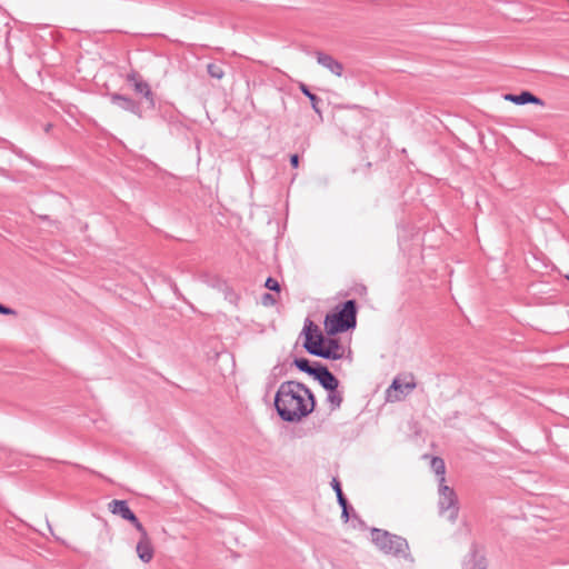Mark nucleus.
Segmentation results:
<instances>
[{"label": "nucleus", "mask_w": 569, "mask_h": 569, "mask_svg": "<svg viewBox=\"0 0 569 569\" xmlns=\"http://www.w3.org/2000/svg\"><path fill=\"white\" fill-rule=\"evenodd\" d=\"M317 62L329 70L331 73H333L337 77H341L343 72V64L336 60L332 56L317 51L316 52Z\"/></svg>", "instance_id": "9b49d317"}, {"label": "nucleus", "mask_w": 569, "mask_h": 569, "mask_svg": "<svg viewBox=\"0 0 569 569\" xmlns=\"http://www.w3.org/2000/svg\"><path fill=\"white\" fill-rule=\"evenodd\" d=\"M224 72L218 68H216L214 77L216 79H221L223 77Z\"/></svg>", "instance_id": "bb28decb"}, {"label": "nucleus", "mask_w": 569, "mask_h": 569, "mask_svg": "<svg viewBox=\"0 0 569 569\" xmlns=\"http://www.w3.org/2000/svg\"><path fill=\"white\" fill-rule=\"evenodd\" d=\"M110 100L113 104L119 108L129 111L138 117H141V106L139 102H136L133 99L127 96H122L120 93L110 94Z\"/></svg>", "instance_id": "9d476101"}, {"label": "nucleus", "mask_w": 569, "mask_h": 569, "mask_svg": "<svg viewBox=\"0 0 569 569\" xmlns=\"http://www.w3.org/2000/svg\"><path fill=\"white\" fill-rule=\"evenodd\" d=\"M138 557L141 561L148 563L153 557V548L149 537L140 538L136 547Z\"/></svg>", "instance_id": "4468645a"}, {"label": "nucleus", "mask_w": 569, "mask_h": 569, "mask_svg": "<svg viewBox=\"0 0 569 569\" xmlns=\"http://www.w3.org/2000/svg\"><path fill=\"white\" fill-rule=\"evenodd\" d=\"M331 487H332V489L336 492L338 503L339 505H346V502H348V500H347V498L345 497V495L342 492V488H341L340 481L338 479L333 478L332 481H331Z\"/></svg>", "instance_id": "aec40b11"}, {"label": "nucleus", "mask_w": 569, "mask_h": 569, "mask_svg": "<svg viewBox=\"0 0 569 569\" xmlns=\"http://www.w3.org/2000/svg\"><path fill=\"white\" fill-rule=\"evenodd\" d=\"M416 388L415 378L410 376V380L402 382L399 378H395L391 386L387 389V398L389 400H400L401 397L398 395H392V392H400L402 395H408Z\"/></svg>", "instance_id": "1a4fd4ad"}, {"label": "nucleus", "mask_w": 569, "mask_h": 569, "mask_svg": "<svg viewBox=\"0 0 569 569\" xmlns=\"http://www.w3.org/2000/svg\"><path fill=\"white\" fill-rule=\"evenodd\" d=\"M303 348L312 356L327 360H340L343 358L345 348L337 338H327L319 327L309 318L306 319L303 330Z\"/></svg>", "instance_id": "f03ea898"}, {"label": "nucleus", "mask_w": 569, "mask_h": 569, "mask_svg": "<svg viewBox=\"0 0 569 569\" xmlns=\"http://www.w3.org/2000/svg\"><path fill=\"white\" fill-rule=\"evenodd\" d=\"M290 164L293 168H298V166H299V156L298 154H291V157H290Z\"/></svg>", "instance_id": "a878e982"}, {"label": "nucleus", "mask_w": 569, "mask_h": 569, "mask_svg": "<svg viewBox=\"0 0 569 569\" xmlns=\"http://www.w3.org/2000/svg\"><path fill=\"white\" fill-rule=\"evenodd\" d=\"M357 326V302L347 300L325 318V328L329 336L355 329Z\"/></svg>", "instance_id": "7ed1b4c3"}, {"label": "nucleus", "mask_w": 569, "mask_h": 569, "mask_svg": "<svg viewBox=\"0 0 569 569\" xmlns=\"http://www.w3.org/2000/svg\"><path fill=\"white\" fill-rule=\"evenodd\" d=\"M274 407L283 421L299 422L315 410L316 398L306 385L284 381L276 392Z\"/></svg>", "instance_id": "f257e3e1"}, {"label": "nucleus", "mask_w": 569, "mask_h": 569, "mask_svg": "<svg viewBox=\"0 0 569 569\" xmlns=\"http://www.w3.org/2000/svg\"><path fill=\"white\" fill-rule=\"evenodd\" d=\"M505 99L518 106L527 103H533L539 106L543 104V101L540 98H538L537 96L532 94L529 91H522L519 94L507 93L505 96Z\"/></svg>", "instance_id": "ddd939ff"}, {"label": "nucleus", "mask_w": 569, "mask_h": 569, "mask_svg": "<svg viewBox=\"0 0 569 569\" xmlns=\"http://www.w3.org/2000/svg\"><path fill=\"white\" fill-rule=\"evenodd\" d=\"M0 313H3V315H14L16 311L13 309H11V308L6 307L4 305H1Z\"/></svg>", "instance_id": "393cba45"}, {"label": "nucleus", "mask_w": 569, "mask_h": 569, "mask_svg": "<svg viewBox=\"0 0 569 569\" xmlns=\"http://www.w3.org/2000/svg\"><path fill=\"white\" fill-rule=\"evenodd\" d=\"M431 468L437 476H440V479L445 478L446 466L443 459L439 457H433L431 460Z\"/></svg>", "instance_id": "6ab92c4d"}, {"label": "nucleus", "mask_w": 569, "mask_h": 569, "mask_svg": "<svg viewBox=\"0 0 569 569\" xmlns=\"http://www.w3.org/2000/svg\"><path fill=\"white\" fill-rule=\"evenodd\" d=\"M341 507V518L347 522L349 520V509L350 506L348 502L346 505H339Z\"/></svg>", "instance_id": "5701e85b"}, {"label": "nucleus", "mask_w": 569, "mask_h": 569, "mask_svg": "<svg viewBox=\"0 0 569 569\" xmlns=\"http://www.w3.org/2000/svg\"><path fill=\"white\" fill-rule=\"evenodd\" d=\"M131 523L134 526V528L139 531L140 538L148 537L147 530L142 526V523L137 518V521H131Z\"/></svg>", "instance_id": "4be33fe9"}, {"label": "nucleus", "mask_w": 569, "mask_h": 569, "mask_svg": "<svg viewBox=\"0 0 569 569\" xmlns=\"http://www.w3.org/2000/svg\"><path fill=\"white\" fill-rule=\"evenodd\" d=\"M567 279L569 280V276H567Z\"/></svg>", "instance_id": "c85d7f7f"}, {"label": "nucleus", "mask_w": 569, "mask_h": 569, "mask_svg": "<svg viewBox=\"0 0 569 569\" xmlns=\"http://www.w3.org/2000/svg\"><path fill=\"white\" fill-rule=\"evenodd\" d=\"M313 379L327 391L337 389L340 383L337 377L322 363L318 366Z\"/></svg>", "instance_id": "6e6552de"}, {"label": "nucleus", "mask_w": 569, "mask_h": 569, "mask_svg": "<svg viewBox=\"0 0 569 569\" xmlns=\"http://www.w3.org/2000/svg\"><path fill=\"white\" fill-rule=\"evenodd\" d=\"M371 540L382 552L397 556L407 557L409 546L405 538L392 535L386 530L373 528L371 530Z\"/></svg>", "instance_id": "20e7f679"}, {"label": "nucleus", "mask_w": 569, "mask_h": 569, "mask_svg": "<svg viewBox=\"0 0 569 569\" xmlns=\"http://www.w3.org/2000/svg\"><path fill=\"white\" fill-rule=\"evenodd\" d=\"M264 287L271 291H277V292L280 291L279 282L272 277L267 278Z\"/></svg>", "instance_id": "412c9836"}, {"label": "nucleus", "mask_w": 569, "mask_h": 569, "mask_svg": "<svg viewBox=\"0 0 569 569\" xmlns=\"http://www.w3.org/2000/svg\"><path fill=\"white\" fill-rule=\"evenodd\" d=\"M127 81L133 86L136 93L146 99L149 108H154V96L148 82L142 80L137 72L128 73Z\"/></svg>", "instance_id": "423d86ee"}, {"label": "nucleus", "mask_w": 569, "mask_h": 569, "mask_svg": "<svg viewBox=\"0 0 569 569\" xmlns=\"http://www.w3.org/2000/svg\"><path fill=\"white\" fill-rule=\"evenodd\" d=\"M207 71L211 77H213V63L207 64Z\"/></svg>", "instance_id": "cd10ccee"}, {"label": "nucleus", "mask_w": 569, "mask_h": 569, "mask_svg": "<svg viewBox=\"0 0 569 569\" xmlns=\"http://www.w3.org/2000/svg\"><path fill=\"white\" fill-rule=\"evenodd\" d=\"M109 510L113 515L120 516L122 519L131 521H137V516L129 508L127 501L124 500H112L109 502Z\"/></svg>", "instance_id": "f8f14e48"}, {"label": "nucleus", "mask_w": 569, "mask_h": 569, "mask_svg": "<svg viewBox=\"0 0 569 569\" xmlns=\"http://www.w3.org/2000/svg\"><path fill=\"white\" fill-rule=\"evenodd\" d=\"M216 287H218L219 291L222 292L224 300H227L232 306L237 305L239 296L232 288H230L227 283H216Z\"/></svg>", "instance_id": "f3484780"}, {"label": "nucleus", "mask_w": 569, "mask_h": 569, "mask_svg": "<svg viewBox=\"0 0 569 569\" xmlns=\"http://www.w3.org/2000/svg\"><path fill=\"white\" fill-rule=\"evenodd\" d=\"M262 302L264 305H268V303H274L276 302V299L273 298V296L271 293H264L262 296Z\"/></svg>", "instance_id": "b1692460"}, {"label": "nucleus", "mask_w": 569, "mask_h": 569, "mask_svg": "<svg viewBox=\"0 0 569 569\" xmlns=\"http://www.w3.org/2000/svg\"><path fill=\"white\" fill-rule=\"evenodd\" d=\"M439 510L440 513L448 512V519L455 522L458 517V500L452 488L445 485V478L439 479Z\"/></svg>", "instance_id": "39448f33"}, {"label": "nucleus", "mask_w": 569, "mask_h": 569, "mask_svg": "<svg viewBox=\"0 0 569 569\" xmlns=\"http://www.w3.org/2000/svg\"><path fill=\"white\" fill-rule=\"evenodd\" d=\"M326 401L329 405V408L331 411L338 410L343 402L342 391H339L338 388L333 389V390H329Z\"/></svg>", "instance_id": "dca6fc26"}, {"label": "nucleus", "mask_w": 569, "mask_h": 569, "mask_svg": "<svg viewBox=\"0 0 569 569\" xmlns=\"http://www.w3.org/2000/svg\"><path fill=\"white\" fill-rule=\"evenodd\" d=\"M488 562L486 557L480 553L477 543H472L471 548L463 560V569H487Z\"/></svg>", "instance_id": "0eeeda50"}, {"label": "nucleus", "mask_w": 569, "mask_h": 569, "mask_svg": "<svg viewBox=\"0 0 569 569\" xmlns=\"http://www.w3.org/2000/svg\"><path fill=\"white\" fill-rule=\"evenodd\" d=\"M293 365L296 368H298L300 371L311 376L316 375V370H318V366L321 365L320 362H315L313 365L310 363V361L307 358H296L293 360Z\"/></svg>", "instance_id": "2eb2a0df"}, {"label": "nucleus", "mask_w": 569, "mask_h": 569, "mask_svg": "<svg viewBox=\"0 0 569 569\" xmlns=\"http://www.w3.org/2000/svg\"><path fill=\"white\" fill-rule=\"evenodd\" d=\"M299 88H300L301 92H302V93H303V94H305V96L310 100L312 109H313L317 113H319V114H320V113H321V111H320L319 104L321 103V99H320L318 96H316L315 93H312V92L309 90V88H308V86H307V84H305V83H300V87H299Z\"/></svg>", "instance_id": "a211bd4d"}]
</instances>
